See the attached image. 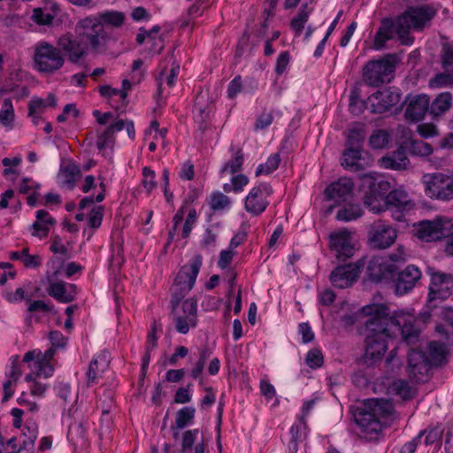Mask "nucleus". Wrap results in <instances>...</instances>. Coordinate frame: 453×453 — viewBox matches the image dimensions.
<instances>
[{"label":"nucleus","mask_w":453,"mask_h":453,"mask_svg":"<svg viewBox=\"0 0 453 453\" xmlns=\"http://www.w3.org/2000/svg\"><path fill=\"white\" fill-rule=\"evenodd\" d=\"M361 312L370 317L365 323V353L361 362L372 366L380 361L388 349V341L400 332L403 342L415 346L420 342L421 329L418 319L403 311L390 313L389 308L382 303L365 305Z\"/></svg>","instance_id":"f257e3e1"},{"label":"nucleus","mask_w":453,"mask_h":453,"mask_svg":"<svg viewBox=\"0 0 453 453\" xmlns=\"http://www.w3.org/2000/svg\"><path fill=\"white\" fill-rule=\"evenodd\" d=\"M435 13L433 7L421 5L408 7L395 21L391 19H384L375 34L373 48L382 49L386 42L393 37L394 32L398 35L402 44L411 45L414 42V38L411 35L410 31L411 29L422 31L430 25Z\"/></svg>","instance_id":"f03ea898"},{"label":"nucleus","mask_w":453,"mask_h":453,"mask_svg":"<svg viewBox=\"0 0 453 453\" xmlns=\"http://www.w3.org/2000/svg\"><path fill=\"white\" fill-rule=\"evenodd\" d=\"M393 410V404L389 400L372 399L365 405V409L355 415V420L362 431L370 435V439H377L382 427L380 418L388 417Z\"/></svg>","instance_id":"7ed1b4c3"},{"label":"nucleus","mask_w":453,"mask_h":453,"mask_svg":"<svg viewBox=\"0 0 453 453\" xmlns=\"http://www.w3.org/2000/svg\"><path fill=\"white\" fill-rule=\"evenodd\" d=\"M359 178L364 205L374 213L385 211V200L391 188L390 183L372 173L362 174Z\"/></svg>","instance_id":"20e7f679"},{"label":"nucleus","mask_w":453,"mask_h":453,"mask_svg":"<svg viewBox=\"0 0 453 453\" xmlns=\"http://www.w3.org/2000/svg\"><path fill=\"white\" fill-rule=\"evenodd\" d=\"M201 266L202 256L196 255L193 257L189 265H184L179 271L172 293L171 305L173 312H175V309L181 300L194 287Z\"/></svg>","instance_id":"39448f33"},{"label":"nucleus","mask_w":453,"mask_h":453,"mask_svg":"<svg viewBox=\"0 0 453 453\" xmlns=\"http://www.w3.org/2000/svg\"><path fill=\"white\" fill-rule=\"evenodd\" d=\"M397 57L388 54L379 60L369 61L363 68V77L365 83L372 87H379L390 82L394 77Z\"/></svg>","instance_id":"423d86ee"},{"label":"nucleus","mask_w":453,"mask_h":453,"mask_svg":"<svg viewBox=\"0 0 453 453\" xmlns=\"http://www.w3.org/2000/svg\"><path fill=\"white\" fill-rule=\"evenodd\" d=\"M365 138V126L358 124L351 128L347 137L346 149L343 151L342 165L349 168L353 172L363 169L358 162L361 159V150Z\"/></svg>","instance_id":"0eeeda50"},{"label":"nucleus","mask_w":453,"mask_h":453,"mask_svg":"<svg viewBox=\"0 0 453 453\" xmlns=\"http://www.w3.org/2000/svg\"><path fill=\"white\" fill-rule=\"evenodd\" d=\"M34 60L37 70L44 73L58 70L65 62L59 48L46 42H41L35 46Z\"/></svg>","instance_id":"6e6552de"},{"label":"nucleus","mask_w":453,"mask_h":453,"mask_svg":"<svg viewBox=\"0 0 453 453\" xmlns=\"http://www.w3.org/2000/svg\"><path fill=\"white\" fill-rule=\"evenodd\" d=\"M421 349V344L411 347L407 356L406 371L409 377L416 382H426L429 379V372L434 366L428 357Z\"/></svg>","instance_id":"1a4fd4ad"},{"label":"nucleus","mask_w":453,"mask_h":453,"mask_svg":"<svg viewBox=\"0 0 453 453\" xmlns=\"http://www.w3.org/2000/svg\"><path fill=\"white\" fill-rule=\"evenodd\" d=\"M425 192L431 198L450 200L453 198V176L441 173L424 176Z\"/></svg>","instance_id":"9d476101"},{"label":"nucleus","mask_w":453,"mask_h":453,"mask_svg":"<svg viewBox=\"0 0 453 453\" xmlns=\"http://www.w3.org/2000/svg\"><path fill=\"white\" fill-rule=\"evenodd\" d=\"M453 288V274L443 273H432L431 283L429 286V294L427 303L430 307L437 306V301L442 302L450 295Z\"/></svg>","instance_id":"9b49d317"},{"label":"nucleus","mask_w":453,"mask_h":453,"mask_svg":"<svg viewBox=\"0 0 453 453\" xmlns=\"http://www.w3.org/2000/svg\"><path fill=\"white\" fill-rule=\"evenodd\" d=\"M396 238V229L380 221L372 225L368 231L369 244L374 249H387L395 242Z\"/></svg>","instance_id":"f8f14e48"},{"label":"nucleus","mask_w":453,"mask_h":453,"mask_svg":"<svg viewBox=\"0 0 453 453\" xmlns=\"http://www.w3.org/2000/svg\"><path fill=\"white\" fill-rule=\"evenodd\" d=\"M421 279L420 270L413 265L399 270L395 265V276L391 280L396 295L403 296L411 291Z\"/></svg>","instance_id":"ddd939ff"},{"label":"nucleus","mask_w":453,"mask_h":453,"mask_svg":"<svg viewBox=\"0 0 453 453\" xmlns=\"http://www.w3.org/2000/svg\"><path fill=\"white\" fill-rule=\"evenodd\" d=\"M365 260L359 259L354 264L336 267L330 275L332 284L338 288L350 287L358 278L360 270L365 266Z\"/></svg>","instance_id":"4468645a"},{"label":"nucleus","mask_w":453,"mask_h":453,"mask_svg":"<svg viewBox=\"0 0 453 453\" xmlns=\"http://www.w3.org/2000/svg\"><path fill=\"white\" fill-rule=\"evenodd\" d=\"M366 274L373 282H390L395 276V265L383 257H372L367 265Z\"/></svg>","instance_id":"2eb2a0df"},{"label":"nucleus","mask_w":453,"mask_h":453,"mask_svg":"<svg viewBox=\"0 0 453 453\" xmlns=\"http://www.w3.org/2000/svg\"><path fill=\"white\" fill-rule=\"evenodd\" d=\"M401 100V94L394 88L378 90L368 97L372 112L383 113L396 105Z\"/></svg>","instance_id":"dca6fc26"},{"label":"nucleus","mask_w":453,"mask_h":453,"mask_svg":"<svg viewBox=\"0 0 453 453\" xmlns=\"http://www.w3.org/2000/svg\"><path fill=\"white\" fill-rule=\"evenodd\" d=\"M58 47L65 53L68 60L77 64L83 57L86 56L88 44L78 36L73 38L72 35H62L58 41Z\"/></svg>","instance_id":"f3484780"},{"label":"nucleus","mask_w":453,"mask_h":453,"mask_svg":"<svg viewBox=\"0 0 453 453\" xmlns=\"http://www.w3.org/2000/svg\"><path fill=\"white\" fill-rule=\"evenodd\" d=\"M404 116L411 122H418L429 113L430 98L427 95L409 96L406 100Z\"/></svg>","instance_id":"a211bd4d"},{"label":"nucleus","mask_w":453,"mask_h":453,"mask_svg":"<svg viewBox=\"0 0 453 453\" xmlns=\"http://www.w3.org/2000/svg\"><path fill=\"white\" fill-rule=\"evenodd\" d=\"M177 310V308L175 309ZM176 330L180 334H187L189 326L196 325V301L194 298H189L182 303L183 315L173 312Z\"/></svg>","instance_id":"6ab92c4d"},{"label":"nucleus","mask_w":453,"mask_h":453,"mask_svg":"<svg viewBox=\"0 0 453 453\" xmlns=\"http://www.w3.org/2000/svg\"><path fill=\"white\" fill-rule=\"evenodd\" d=\"M350 234L342 230L330 235V249L335 252L339 261H345L354 255V246L351 244Z\"/></svg>","instance_id":"aec40b11"},{"label":"nucleus","mask_w":453,"mask_h":453,"mask_svg":"<svg viewBox=\"0 0 453 453\" xmlns=\"http://www.w3.org/2000/svg\"><path fill=\"white\" fill-rule=\"evenodd\" d=\"M353 188L354 183L351 179L341 178L326 188L325 195L328 200H334L337 203L345 202L352 197Z\"/></svg>","instance_id":"412c9836"},{"label":"nucleus","mask_w":453,"mask_h":453,"mask_svg":"<svg viewBox=\"0 0 453 453\" xmlns=\"http://www.w3.org/2000/svg\"><path fill=\"white\" fill-rule=\"evenodd\" d=\"M380 164L386 169L406 170L411 164L407 157V147L402 143L395 150L382 157Z\"/></svg>","instance_id":"4be33fe9"},{"label":"nucleus","mask_w":453,"mask_h":453,"mask_svg":"<svg viewBox=\"0 0 453 453\" xmlns=\"http://www.w3.org/2000/svg\"><path fill=\"white\" fill-rule=\"evenodd\" d=\"M104 27L100 24L97 17H87L81 19L75 27L76 35L87 42L96 36L100 32H103Z\"/></svg>","instance_id":"5701e85b"},{"label":"nucleus","mask_w":453,"mask_h":453,"mask_svg":"<svg viewBox=\"0 0 453 453\" xmlns=\"http://www.w3.org/2000/svg\"><path fill=\"white\" fill-rule=\"evenodd\" d=\"M47 291L50 296L64 303L73 301L77 294L75 285L70 284L66 286L62 281L50 282Z\"/></svg>","instance_id":"b1692460"},{"label":"nucleus","mask_w":453,"mask_h":453,"mask_svg":"<svg viewBox=\"0 0 453 453\" xmlns=\"http://www.w3.org/2000/svg\"><path fill=\"white\" fill-rule=\"evenodd\" d=\"M438 223L437 219L435 220H424L420 221L416 227L415 235L423 241L426 242H435L439 240L438 235Z\"/></svg>","instance_id":"393cba45"},{"label":"nucleus","mask_w":453,"mask_h":453,"mask_svg":"<svg viewBox=\"0 0 453 453\" xmlns=\"http://www.w3.org/2000/svg\"><path fill=\"white\" fill-rule=\"evenodd\" d=\"M452 104V96L449 92L439 94L429 105V114L434 118L442 116Z\"/></svg>","instance_id":"a878e982"},{"label":"nucleus","mask_w":453,"mask_h":453,"mask_svg":"<svg viewBox=\"0 0 453 453\" xmlns=\"http://www.w3.org/2000/svg\"><path fill=\"white\" fill-rule=\"evenodd\" d=\"M262 195V187H254L249 193L245 200V209L247 211L253 215H259L267 207L268 202L265 200H260L255 203V200L259 198Z\"/></svg>","instance_id":"bb28decb"},{"label":"nucleus","mask_w":453,"mask_h":453,"mask_svg":"<svg viewBox=\"0 0 453 453\" xmlns=\"http://www.w3.org/2000/svg\"><path fill=\"white\" fill-rule=\"evenodd\" d=\"M81 176L80 167L73 162L62 165L59 169L58 177L62 179V184L68 189H73Z\"/></svg>","instance_id":"cd10ccee"},{"label":"nucleus","mask_w":453,"mask_h":453,"mask_svg":"<svg viewBox=\"0 0 453 453\" xmlns=\"http://www.w3.org/2000/svg\"><path fill=\"white\" fill-rule=\"evenodd\" d=\"M410 203L408 194L402 189L388 191L385 200V211L390 207L404 209Z\"/></svg>","instance_id":"c85d7f7f"},{"label":"nucleus","mask_w":453,"mask_h":453,"mask_svg":"<svg viewBox=\"0 0 453 453\" xmlns=\"http://www.w3.org/2000/svg\"><path fill=\"white\" fill-rule=\"evenodd\" d=\"M96 17L103 27H104V25H109L113 27H120L126 20L125 14L117 11H107L100 12Z\"/></svg>","instance_id":"c756f323"},{"label":"nucleus","mask_w":453,"mask_h":453,"mask_svg":"<svg viewBox=\"0 0 453 453\" xmlns=\"http://www.w3.org/2000/svg\"><path fill=\"white\" fill-rule=\"evenodd\" d=\"M429 361L434 366L441 365L446 357V346L439 342L428 343Z\"/></svg>","instance_id":"7c9ffc66"},{"label":"nucleus","mask_w":453,"mask_h":453,"mask_svg":"<svg viewBox=\"0 0 453 453\" xmlns=\"http://www.w3.org/2000/svg\"><path fill=\"white\" fill-rule=\"evenodd\" d=\"M157 325L156 322L153 323L151 331L149 333L147 336V342H146V351L142 357V371L143 376L146 373V369L150 364V352L153 349L157 347Z\"/></svg>","instance_id":"2f4dec72"},{"label":"nucleus","mask_w":453,"mask_h":453,"mask_svg":"<svg viewBox=\"0 0 453 453\" xmlns=\"http://www.w3.org/2000/svg\"><path fill=\"white\" fill-rule=\"evenodd\" d=\"M410 154L418 157H428L430 156L434 149L431 144L422 140H411L409 147Z\"/></svg>","instance_id":"473e14b6"},{"label":"nucleus","mask_w":453,"mask_h":453,"mask_svg":"<svg viewBox=\"0 0 453 453\" xmlns=\"http://www.w3.org/2000/svg\"><path fill=\"white\" fill-rule=\"evenodd\" d=\"M196 410L193 407H184L177 411L175 426L173 429H181L190 424L195 417Z\"/></svg>","instance_id":"72a5a7b5"},{"label":"nucleus","mask_w":453,"mask_h":453,"mask_svg":"<svg viewBox=\"0 0 453 453\" xmlns=\"http://www.w3.org/2000/svg\"><path fill=\"white\" fill-rule=\"evenodd\" d=\"M308 4H303L298 11L296 16L291 20L290 27L296 35H300L304 27V24L309 19Z\"/></svg>","instance_id":"f704fd0d"},{"label":"nucleus","mask_w":453,"mask_h":453,"mask_svg":"<svg viewBox=\"0 0 453 453\" xmlns=\"http://www.w3.org/2000/svg\"><path fill=\"white\" fill-rule=\"evenodd\" d=\"M361 215L362 209L360 205L353 203L349 204L348 207L341 209L336 215V219L342 221H350L357 219L361 217Z\"/></svg>","instance_id":"c9c22d12"},{"label":"nucleus","mask_w":453,"mask_h":453,"mask_svg":"<svg viewBox=\"0 0 453 453\" xmlns=\"http://www.w3.org/2000/svg\"><path fill=\"white\" fill-rule=\"evenodd\" d=\"M349 109L354 115H359L365 109V102L360 98V90L357 88L351 90Z\"/></svg>","instance_id":"e433bc0d"},{"label":"nucleus","mask_w":453,"mask_h":453,"mask_svg":"<svg viewBox=\"0 0 453 453\" xmlns=\"http://www.w3.org/2000/svg\"><path fill=\"white\" fill-rule=\"evenodd\" d=\"M244 161V155L242 151V150H237L234 152V157L232 160L226 163L222 169L220 170L221 173H226L227 170H229V173L232 174H234L241 171L242 164Z\"/></svg>","instance_id":"4c0bfd02"},{"label":"nucleus","mask_w":453,"mask_h":453,"mask_svg":"<svg viewBox=\"0 0 453 453\" xmlns=\"http://www.w3.org/2000/svg\"><path fill=\"white\" fill-rule=\"evenodd\" d=\"M280 156L279 153H275L268 157L266 163L265 165L261 164L257 166L256 170V176H259L261 174H269L275 171L280 163Z\"/></svg>","instance_id":"58836bf2"},{"label":"nucleus","mask_w":453,"mask_h":453,"mask_svg":"<svg viewBox=\"0 0 453 453\" xmlns=\"http://www.w3.org/2000/svg\"><path fill=\"white\" fill-rule=\"evenodd\" d=\"M391 390L403 400H409L413 397L411 388L405 380L394 381L391 385Z\"/></svg>","instance_id":"ea45409f"},{"label":"nucleus","mask_w":453,"mask_h":453,"mask_svg":"<svg viewBox=\"0 0 453 453\" xmlns=\"http://www.w3.org/2000/svg\"><path fill=\"white\" fill-rule=\"evenodd\" d=\"M305 363L311 369H317L323 365L324 356L318 348L310 349L305 357Z\"/></svg>","instance_id":"a19ab883"},{"label":"nucleus","mask_w":453,"mask_h":453,"mask_svg":"<svg viewBox=\"0 0 453 453\" xmlns=\"http://www.w3.org/2000/svg\"><path fill=\"white\" fill-rule=\"evenodd\" d=\"M108 35L104 29L96 35V37L92 38L88 42L90 43L91 49L96 53H104L107 50Z\"/></svg>","instance_id":"79ce46f5"},{"label":"nucleus","mask_w":453,"mask_h":453,"mask_svg":"<svg viewBox=\"0 0 453 453\" xmlns=\"http://www.w3.org/2000/svg\"><path fill=\"white\" fill-rule=\"evenodd\" d=\"M389 135L385 130H377L370 137V144L373 149H383L388 143Z\"/></svg>","instance_id":"37998d69"},{"label":"nucleus","mask_w":453,"mask_h":453,"mask_svg":"<svg viewBox=\"0 0 453 453\" xmlns=\"http://www.w3.org/2000/svg\"><path fill=\"white\" fill-rule=\"evenodd\" d=\"M439 240L453 238V219H437Z\"/></svg>","instance_id":"c03bdc74"},{"label":"nucleus","mask_w":453,"mask_h":453,"mask_svg":"<svg viewBox=\"0 0 453 453\" xmlns=\"http://www.w3.org/2000/svg\"><path fill=\"white\" fill-rule=\"evenodd\" d=\"M230 203V199L220 192L213 193L211 196L210 206L213 211L223 210Z\"/></svg>","instance_id":"a18cd8bd"},{"label":"nucleus","mask_w":453,"mask_h":453,"mask_svg":"<svg viewBox=\"0 0 453 453\" xmlns=\"http://www.w3.org/2000/svg\"><path fill=\"white\" fill-rule=\"evenodd\" d=\"M115 142L114 132L108 127L104 132L98 136L96 146L99 150H104L106 147L112 148Z\"/></svg>","instance_id":"49530a36"},{"label":"nucleus","mask_w":453,"mask_h":453,"mask_svg":"<svg viewBox=\"0 0 453 453\" xmlns=\"http://www.w3.org/2000/svg\"><path fill=\"white\" fill-rule=\"evenodd\" d=\"M14 119V111L12 100L6 98L4 101L3 109L0 111V121L4 125H8Z\"/></svg>","instance_id":"de8ad7c7"},{"label":"nucleus","mask_w":453,"mask_h":453,"mask_svg":"<svg viewBox=\"0 0 453 453\" xmlns=\"http://www.w3.org/2000/svg\"><path fill=\"white\" fill-rule=\"evenodd\" d=\"M198 429L188 430L183 433L181 452L189 453L194 446Z\"/></svg>","instance_id":"09e8293b"},{"label":"nucleus","mask_w":453,"mask_h":453,"mask_svg":"<svg viewBox=\"0 0 453 453\" xmlns=\"http://www.w3.org/2000/svg\"><path fill=\"white\" fill-rule=\"evenodd\" d=\"M441 64L444 69L453 72V47L449 44L442 47Z\"/></svg>","instance_id":"8fccbe9b"},{"label":"nucleus","mask_w":453,"mask_h":453,"mask_svg":"<svg viewBox=\"0 0 453 453\" xmlns=\"http://www.w3.org/2000/svg\"><path fill=\"white\" fill-rule=\"evenodd\" d=\"M104 371V367L99 368L98 359H93L87 372L88 385L94 383L100 374Z\"/></svg>","instance_id":"3c124183"},{"label":"nucleus","mask_w":453,"mask_h":453,"mask_svg":"<svg viewBox=\"0 0 453 453\" xmlns=\"http://www.w3.org/2000/svg\"><path fill=\"white\" fill-rule=\"evenodd\" d=\"M104 215V207L96 206L93 208L89 213L88 226L92 228L100 226Z\"/></svg>","instance_id":"603ef678"},{"label":"nucleus","mask_w":453,"mask_h":453,"mask_svg":"<svg viewBox=\"0 0 453 453\" xmlns=\"http://www.w3.org/2000/svg\"><path fill=\"white\" fill-rule=\"evenodd\" d=\"M142 185L147 189L148 193H150L151 190L157 186V183L155 181V172L152 171L148 166H145L142 169Z\"/></svg>","instance_id":"864d4df0"},{"label":"nucleus","mask_w":453,"mask_h":453,"mask_svg":"<svg viewBox=\"0 0 453 453\" xmlns=\"http://www.w3.org/2000/svg\"><path fill=\"white\" fill-rule=\"evenodd\" d=\"M431 87H443L453 84V75L446 73L436 74L429 81Z\"/></svg>","instance_id":"5fc2aeb1"},{"label":"nucleus","mask_w":453,"mask_h":453,"mask_svg":"<svg viewBox=\"0 0 453 453\" xmlns=\"http://www.w3.org/2000/svg\"><path fill=\"white\" fill-rule=\"evenodd\" d=\"M417 131L423 138L434 137L438 135L437 127L432 123H423L418 125Z\"/></svg>","instance_id":"6e6d98bb"},{"label":"nucleus","mask_w":453,"mask_h":453,"mask_svg":"<svg viewBox=\"0 0 453 453\" xmlns=\"http://www.w3.org/2000/svg\"><path fill=\"white\" fill-rule=\"evenodd\" d=\"M196 211L195 209H190L188 214V217L185 220L183 229H182V237L188 238L192 230V226L196 221Z\"/></svg>","instance_id":"4d7b16f0"},{"label":"nucleus","mask_w":453,"mask_h":453,"mask_svg":"<svg viewBox=\"0 0 453 453\" xmlns=\"http://www.w3.org/2000/svg\"><path fill=\"white\" fill-rule=\"evenodd\" d=\"M33 19L40 25H49L51 23L53 17L50 13H45L42 9H35Z\"/></svg>","instance_id":"13d9d810"},{"label":"nucleus","mask_w":453,"mask_h":453,"mask_svg":"<svg viewBox=\"0 0 453 453\" xmlns=\"http://www.w3.org/2000/svg\"><path fill=\"white\" fill-rule=\"evenodd\" d=\"M32 228H33L32 234L34 236H37L41 239L47 237L49 234V232H50V226L42 224L38 221H35L32 225Z\"/></svg>","instance_id":"bf43d9fd"},{"label":"nucleus","mask_w":453,"mask_h":453,"mask_svg":"<svg viewBox=\"0 0 453 453\" xmlns=\"http://www.w3.org/2000/svg\"><path fill=\"white\" fill-rule=\"evenodd\" d=\"M273 120V116L272 112H262L261 115L258 117L256 124L255 128L256 129H264L266 127H268Z\"/></svg>","instance_id":"052dcab7"},{"label":"nucleus","mask_w":453,"mask_h":453,"mask_svg":"<svg viewBox=\"0 0 453 453\" xmlns=\"http://www.w3.org/2000/svg\"><path fill=\"white\" fill-rule=\"evenodd\" d=\"M50 341L54 347L63 348L66 343V338L59 331H51L49 334Z\"/></svg>","instance_id":"680f3d73"},{"label":"nucleus","mask_w":453,"mask_h":453,"mask_svg":"<svg viewBox=\"0 0 453 453\" xmlns=\"http://www.w3.org/2000/svg\"><path fill=\"white\" fill-rule=\"evenodd\" d=\"M299 333L302 334L303 343L311 342L314 339V334L308 323H301L299 325Z\"/></svg>","instance_id":"e2e57ef3"},{"label":"nucleus","mask_w":453,"mask_h":453,"mask_svg":"<svg viewBox=\"0 0 453 453\" xmlns=\"http://www.w3.org/2000/svg\"><path fill=\"white\" fill-rule=\"evenodd\" d=\"M242 88L241 76L235 77L228 85L227 94L230 98H234Z\"/></svg>","instance_id":"0e129e2a"},{"label":"nucleus","mask_w":453,"mask_h":453,"mask_svg":"<svg viewBox=\"0 0 453 453\" xmlns=\"http://www.w3.org/2000/svg\"><path fill=\"white\" fill-rule=\"evenodd\" d=\"M186 371L184 369L169 370L166 372L165 379L168 382H180L185 376Z\"/></svg>","instance_id":"69168bd1"},{"label":"nucleus","mask_w":453,"mask_h":453,"mask_svg":"<svg viewBox=\"0 0 453 453\" xmlns=\"http://www.w3.org/2000/svg\"><path fill=\"white\" fill-rule=\"evenodd\" d=\"M231 182L233 183V190L239 192L248 184L249 180L244 174H238L232 178Z\"/></svg>","instance_id":"338daca9"},{"label":"nucleus","mask_w":453,"mask_h":453,"mask_svg":"<svg viewBox=\"0 0 453 453\" xmlns=\"http://www.w3.org/2000/svg\"><path fill=\"white\" fill-rule=\"evenodd\" d=\"M424 434L425 431H421L411 441L405 443L400 453H414Z\"/></svg>","instance_id":"774afa93"}]
</instances>
